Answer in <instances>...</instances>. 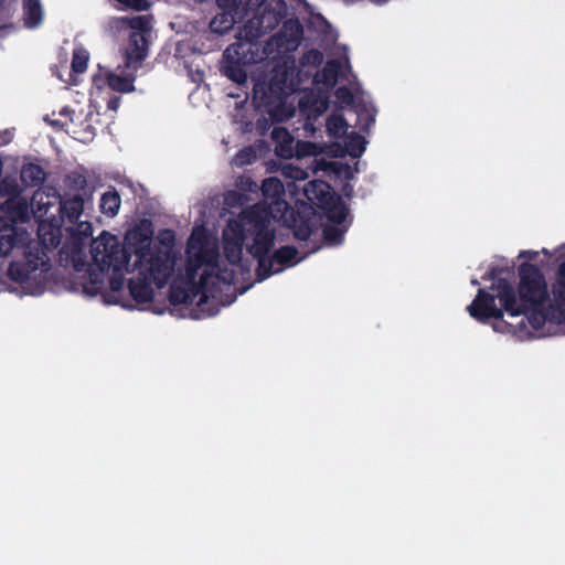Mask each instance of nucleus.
I'll return each mask as SVG.
<instances>
[{
	"instance_id": "1",
	"label": "nucleus",
	"mask_w": 565,
	"mask_h": 565,
	"mask_svg": "<svg viewBox=\"0 0 565 565\" xmlns=\"http://www.w3.org/2000/svg\"><path fill=\"white\" fill-rule=\"evenodd\" d=\"M519 284L516 289L508 279L499 280L490 286L491 294L479 288L472 302L467 307L471 318L480 323L495 320V331L515 332L516 326L503 320L504 312L511 318L523 316L518 323L525 327V320L533 330H541L546 321L552 322V306L547 282L543 271L534 264L522 263L518 268Z\"/></svg>"
},
{
	"instance_id": "2",
	"label": "nucleus",
	"mask_w": 565,
	"mask_h": 565,
	"mask_svg": "<svg viewBox=\"0 0 565 565\" xmlns=\"http://www.w3.org/2000/svg\"><path fill=\"white\" fill-rule=\"evenodd\" d=\"M303 36V26L297 18L287 19L278 33L265 43L245 41L232 43L223 52L220 72L231 82L243 85L248 79L247 68L262 63L275 54L281 55L296 51Z\"/></svg>"
},
{
	"instance_id": "3",
	"label": "nucleus",
	"mask_w": 565,
	"mask_h": 565,
	"mask_svg": "<svg viewBox=\"0 0 565 565\" xmlns=\"http://www.w3.org/2000/svg\"><path fill=\"white\" fill-rule=\"evenodd\" d=\"M250 215L253 222L260 225L256 233L257 238L254 239V243L247 245V252L257 259V279L259 281L265 280L273 274L282 271L285 267L296 265L298 263V249L295 246H281L269 256L276 236V231L271 224L275 217L271 205L267 204V211L263 217L257 210L252 212Z\"/></svg>"
},
{
	"instance_id": "4",
	"label": "nucleus",
	"mask_w": 565,
	"mask_h": 565,
	"mask_svg": "<svg viewBox=\"0 0 565 565\" xmlns=\"http://www.w3.org/2000/svg\"><path fill=\"white\" fill-rule=\"evenodd\" d=\"M36 243H30L25 246L23 258L13 260L8 267V277L20 285L25 284L32 273L41 269L47 271L50 269L49 252L56 248L62 239L61 227L53 222L42 221L38 226Z\"/></svg>"
},
{
	"instance_id": "5",
	"label": "nucleus",
	"mask_w": 565,
	"mask_h": 565,
	"mask_svg": "<svg viewBox=\"0 0 565 565\" xmlns=\"http://www.w3.org/2000/svg\"><path fill=\"white\" fill-rule=\"evenodd\" d=\"M134 269L138 274L128 280L129 295L137 303H147L154 297L152 284L158 289L167 285L174 269V260L168 254L159 253L150 258L149 264H134Z\"/></svg>"
},
{
	"instance_id": "6",
	"label": "nucleus",
	"mask_w": 565,
	"mask_h": 565,
	"mask_svg": "<svg viewBox=\"0 0 565 565\" xmlns=\"http://www.w3.org/2000/svg\"><path fill=\"white\" fill-rule=\"evenodd\" d=\"M259 212L263 217L267 211V203H256L245 209L237 220H228L223 230V252L232 265H238L243 258L245 242L252 238V243L257 238L256 233L260 228L258 223L253 222L252 212ZM248 244H246L247 246Z\"/></svg>"
},
{
	"instance_id": "7",
	"label": "nucleus",
	"mask_w": 565,
	"mask_h": 565,
	"mask_svg": "<svg viewBox=\"0 0 565 565\" xmlns=\"http://www.w3.org/2000/svg\"><path fill=\"white\" fill-rule=\"evenodd\" d=\"M285 0H257L252 4L249 14L243 28L239 30L235 43L245 41L263 43L260 38L271 32L287 15Z\"/></svg>"
},
{
	"instance_id": "8",
	"label": "nucleus",
	"mask_w": 565,
	"mask_h": 565,
	"mask_svg": "<svg viewBox=\"0 0 565 565\" xmlns=\"http://www.w3.org/2000/svg\"><path fill=\"white\" fill-rule=\"evenodd\" d=\"M90 254L95 264H104V267L111 269L109 277V288L114 292L122 289L125 277L124 270H128L130 254L121 246L118 238L103 232L100 236L93 241Z\"/></svg>"
},
{
	"instance_id": "9",
	"label": "nucleus",
	"mask_w": 565,
	"mask_h": 565,
	"mask_svg": "<svg viewBox=\"0 0 565 565\" xmlns=\"http://www.w3.org/2000/svg\"><path fill=\"white\" fill-rule=\"evenodd\" d=\"M151 224H146V222H141L137 224L131 230H129L125 236L126 244L121 246L125 247L128 253L131 255L132 253L136 256V260L134 264H149L150 258L154 257L157 254H168V257L171 260H174V255L171 247H151V237L152 230Z\"/></svg>"
},
{
	"instance_id": "10",
	"label": "nucleus",
	"mask_w": 565,
	"mask_h": 565,
	"mask_svg": "<svg viewBox=\"0 0 565 565\" xmlns=\"http://www.w3.org/2000/svg\"><path fill=\"white\" fill-rule=\"evenodd\" d=\"M169 301L173 306L178 305H191L196 297L198 308L205 312L207 316H214L217 313V309L206 308L209 302V296L204 291L203 286L196 285L192 280L173 281L169 288Z\"/></svg>"
},
{
	"instance_id": "11",
	"label": "nucleus",
	"mask_w": 565,
	"mask_h": 565,
	"mask_svg": "<svg viewBox=\"0 0 565 565\" xmlns=\"http://www.w3.org/2000/svg\"><path fill=\"white\" fill-rule=\"evenodd\" d=\"M186 253L193 258L196 267L214 266L217 264L220 252L216 243L210 241L204 230L194 231L186 246Z\"/></svg>"
},
{
	"instance_id": "12",
	"label": "nucleus",
	"mask_w": 565,
	"mask_h": 565,
	"mask_svg": "<svg viewBox=\"0 0 565 565\" xmlns=\"http://www.w3.org/2000/svg\"><path fill=\"white\" fill-rule=\"evenodd\" d=\"M278 206V211H284L281 217L288 223L292 230L294 235L299 241H307L311 234L317 230L316 218L310 215H302L289 206L286 201H274Z\"/></svg>"
},
{
	"instance_id": "13",
	"label": "nucleus",
	"mask_w": 565,
	"mask_h": 565,
	"mask_svg": "<svg viewBox=\"0 0 565 565\" xmlns=\"http://www.w3.org/2000/svg\"><path fill=\"white\" fill-rule=\"evenodd\" d=\"M554 306H552V322H565V260L556 271L555 282L552 288Z\"/></svg>"
},
{
	"instance_id": "14",
	"label": "nucleus",
	"mask_w": 565,
	"mask_h": 565,
	"mask_svg": "<svg viewBox=\"0 0 565 565\" xmlns=\"http://www.w3.org/2000/svg\"><path fill=\"white\" fill-rule=\"evenodd\" d=\"M306 198L320 210L326 209L332 200L339 196L329 183L322 180H312L303 189Z\"/></svg>"
},
{
	"instance_id": "15",
	"label": "nucleus",
	"mask_w": 565,
	"mask_h": 565,
	"mask_svg": "<svg viewBox=\"0 0 565 565\" xmlns=\"http://www.w3.org/2000/svg\"><path fill=\"white\" fill-rule=\"evenodd\" d=\"M26 232L20 231L18 226L3 222L0 216V256H7L13 248L23 245Z\"/></svg>"
},
{
	"instance_id": "16",
	"label": "nucleus",
	"mask_w": 565,
	"mask_h": 565,
	"mask_svg": "<svg viewBox=\"0 0 565 565\" xmlns=\"http://www.w3.org/2000/svg\"><path fill=\"white\" fill-rule=\"evenodd\" d=\"M275 143V153L281 159H291L294 157L295 139L285 127H274L270 134Z\"/></svg>"
},
{
	"instance_id": "17",
	"label": "nucleus",
	"mask_w": 565,
	"mask_h": 565,
	"mask_svg": "<svg viewBox=\"0 0 565 565\" xmlns=\"http://www.w3.org/2000/svg\"><path fill=\"white\" fill-rule=\"evenodd\" d=\"M3 212L7 214V217H2L3 222L15 226L18 222H25L29 218V205L25 200H7L3 204Z\"/></svg>"
},
{
	"instance_id": "18",
	"label": "nucleus",
	"mask_w": 565,
	"mask_h": 565,
	"mask_svg": "<svg viewBox=\"0 0 565 565\" xmlns=\"http://www.w3.org/2000/svg\"><path fill=\"white\" fill-rule=\"evenodd\" d=\"M99 82H105L109 88L119 93H130L135 90L134 78L127 76H120L113 72H108L105 76V79L100 75H95L93 77V83L100 87Z\"/></svg>"
},
{
	"instance_id": "19",
	"label": "nucleus",
	"mask_w": 565,
	"mask_h": 565,
	"mask_svg": "<svg viewBox=\"0 0 565 565\" xmlns=\"http://www.w3.org/2000/svg\"><path fill=\"white\" fill-rule=\"evenodd\" d=\"M223 12L217 13L215 17L212 18V20L209 23V29L211 33H214L216 35H224L228 33L235 22L236 18L242 19L238 14L235 13L233 10L222 9Z\"/></svg>"
},
{
	"instance_id": "20",
	"label": "nucleus",
	"mask_w": 565,
	"mask_h": 565,
	"mask_svg": "<svg viewBox=\"0 0 565 565\" xmlns=\"http://www.w3.org/2000/svg\"><path fill=\"white\" fill-rule=\"evenodd\" d=\"M60 213L62 217H66L71 223L78 221L84 210V200L79 193L72 198L62 200L60 196Z\"/></svg>"
},
{
	"instance_id": "21",
	"label": "nucleus",
	"mask_w": 565,
	"mask_h": 565,
	"mask_svg": "<svg viewBox=\"0 0 565 565\" xmlns=\"http://www.w3.org/2000/svg\"><path fill=\"white\" fill-rule=\"evenodd\" d=\"M20 178L25 186H40L46 180V172L38 163H25L21 168Z\"/></svg>"
},
{
	"instance_id": "22",
	"label": "nucleus",
	"mask_w": 565,
	"mask_h": 565,
	"mask_svg": "<svg viewBox=\"0 0 565 565\" xmlns=\"http://www.w3.org/2000/svg\"><path fill=\"white\" fill-rule=\"evenodd\" d=\"M43 20V10L40 0H23V21L29 29H34Z\"/></svg>"
},
{
	"instance_id": "23",
	"label": "nucleus",
	"mask_w": 565,
	"mask_h": 565,
	"mask_svg": "<svg viewBox=\"0 0 565 565\" xmlns=\"http://www.w3.org/2000/svg\"><path fill=\"white\" fill-rule=\"evenodd\" d=\"M97 268L88 270V282L84 285L85 294L89 296H97L104 288L105 271L109 268L104 267V264H96Z\"/></svg>"
},
{
	"instance_id": "24",
	"label": "nucleus",
	"mask_w": 565,
	"mask_h": 565,
	"mask_svg": "<svg viewBox=\"0 0 565 565\" xmlns=\"http://www.w3.org/2000/svg\"><path fill=\"white\" fill-rule=\"evenodd\" d=\"M286 97L285 81L271 79L264 93V104L268 107L274 104L282 105Z\"/></svg>"
},
{
	"instance_id": "25",
	"label": "nucleus",
	"mask_w": 565,
	"mask_h": 565,
	"mask_svg": "<svg viewBox=\"0 0 565 565\" xmlns=\"http://www.w3.org/2000/svg\"><path fill=\"white\" fill-rule=\"evenodd\" d=\"M120 204V195L115 189H113L102 195L99 209L103 214L107 215L108 217H114L118 214Z\"/></svg>"
},
{
	"instance_id": "26",
	"label": "nucleus",
	"mask_w": 565,
	"mask_h": 565,
	"mask_svg": "<svg viewBox=\"0 0 565 565\" xmlns=\"http://www.w3.org/2000/svg\"><path fill=\"white\" fill-rule=\"evenodd\" d=\"M328 220L337 225L342 224L348 215V207L340 196H337L322 209Z\"/></svg>"
},
{
	"instance_id": "27",
	"label": "nucleus",
	"mask_w": 565,
	"mask_h": 565,
	"mask_svg": "<svg viewBox=\"0 0 565 565\" xmlns=\"http://www.w3.org/2000/svg\"><path fill=\"white\" fill-rule=\"evenodd\" d=\"M326 127L331 138L340 139L347 135L349 125L343 115L332 114L327 118Z\"/></svg>"
},
{
	"instance_id": "28",
	"label": "nucleus",
	"mask_w": 565,
	"mask_h": 565,
	"mask_svg": "<svg viewBox=\"0 0 565 565\" xmlns=\"http://www.w3.org/2000/svg\"><path fill=\"white\" fill-rule=\"evenodd\" d=\"M21 194V188L14 177L6 175L0 181V195L7 196V200L19 199Z\"/></svg>"
},
{
	"instance_id": "29",
	"label": "nucleus",
	"mask_w": 565,
	"mask_h": 565,
	"mask_svg": "<svg viewBox=\"0 0 565 565\" xmlns=\"http://www.w3.org/2000/svg\"><path fill=\"white\" fill-rule=\"evenodd\" d=\"M345 230L340 228L337 225H324L322 228V237L324 242L330 246H338L342 244L344 239Z\"/></svg>"
},
{
	"instance_id": "30",
	"label": "nucleus",
	"mask_w": 565,
	"mask_h": 565,
	"mask_svg": "<svg viewBox=\"0 0 565 565\" xmlns=\"http://www.w3.org/2000/svg\"><path fill=\"white\" fill-rule=\"evenodd\" d=\"M345 148L348 153L353 157H360L365 150V139L363 136L352 132L345 140Z\"/></svg>"
},
{
	"instance_id": "31",
	"label": "nucleus",
	"mask_w": 565,
	"mask_h": 565,
	"mask_svg": "<svg viewBox=\"0 0 565 565\" xmlns=\"http://www.w3.org/2000/svg\"><path fill=\"white\" fill-rule=\"evenodd\" d=\"M130 40L134 43V49L131 52L127 53V60L129 63L130 62L141 63L147 56V49L145 45H139L138 41L140 40L145 43L146 40L140 34H132Z\"/></svg>"
},
{
	"instance_id": "32",
	"label": "nucleus",
	"mask_w": 565,
	"mask_h": 565,
	"mask_svg": "<svg viewBox=\"0 0 565 565\" xmlns=\"http://www.w3.org/2000/svg\"><path fill=\"white\" fill-rule=\"evenodd\" d=\"M89 53L87 50L79 47L75 49L72 56V71L74 73H84L87 68Z\"/></svg>"
},
{
	"instance_id": "33",
	"label": "nucleus",
	"mask_w": 565,
	"mask_h": 565,
	"mask_svg": "<svg viewBox=\"0 0 565 565\" xmlns=\"http://www.w3.org/2000/svg\"><path fill=\"white\" fill-rule=\"evenodd\" d=\"M262 190L265 196L279 198L284 193V185L278 178L270 177L263 181Z\"/></svg>"
},
{
	"instance_id": "34",
	"label": "nucleus",
	"mask_w": 565,
	"mask_h": 565,
	"mask_svg": "<svg viewBox=\"0 0 565 565\" xmlns=\"http://www.w3.org/2000/svg\"><path fill=\"white\" fill-rule=\"evenodd\" d=\"M341 71V64L338 60H330L322 68L323 81L327 84L334 85Z\"/></svg>"
},
{
	"instance_id": "35",
	"label": "nucleus",
	"mask_w": 565,
	"mask_h": 565,
	"mask_svg": "<svg viewBox=\"0 0 565 565\" xmlns=\"http://www.w3.org/2000/svg\"><path fill=\"white\" fill-rule=\"evenodd\" d=\"M66 182L70 189L75 190L77 192L85 191L87 186V179L81 172H72L66 177Z\"/></svg>"
},
{
	"instance_id": "36",
	"label": "nucleus",
	"mask_w": 565,
	"mask_h": 565,
	"mask_svg": "<svg viewBox=\"0 0 565 565\" xmlns=\"http://www.w3.org/2000/svg\"><path fill=\"white\" fill-rule=\"evenodd\" d=\"M128 26L139 32H149L151 30V20L146 15L132 17L128 20Z\"/></svg>"
},
{
	"instance_id": "37",
	"label": "nucleus",
	"mask_w": 565,
	"mask_h": 565,
	"mask_svg": "<svg viewBox=\"0 0 565 565\" xmlns=\"http://www.w3.org/2000/svg\"><path fill=\"white\" fill-rule=\"evenodd\" d=\"M316 153V145L310 141H297L294 147V156L297 158H303Z\"/></svg>"
},
{
	"instance_id": "38",
	"label": "nucleus",
	"mask_w": 565,
	"mask_h": 565,
	"mask_svg": "<svg viewBox=\"0 0 565 565\" xmlns=\"http://www.w3.org/2000/svg\"><path fill=\"white\" fill-rule=\"evenodd\" d=\"M122 9H131L135 11H147L150 8L148 0H116Z\"/></svg>"
},
{
	"instance_id": "39",
	"label": "nucleus",
	"mask_w": 565,
	"mask_h": 565,
	"mask_svg": "<svg viewBox=\"0 0 565 565\" xmlns=\"http://www.w3.org/2000/svg\"><path fill=\"white\" fill-rule=\"evenodd\" d=\"M505 271H508V268H504V267H500L498 265H494V266H491L489 268V270L481 277L482 280H491L493 281V285H498L499 284V280L501 279H504L502 276V274H504Z\"/></svg>"
},
{
	"instance_id": "40",
	"label": "nucleus",
	"mask_w": 565,
	"mask_h": 565,
	"mask_svg": "<svg viewBox=\"0 0 565 565\" xmlns=\"http://www.w3.org/2000/svg\"><path fill=\"white\" fill-rule=\"evenodd\" d=\"M335 96L339 100L347 105H352L354 103V96L350 88L345 86H341L335 90Z\"/></svg>"
},
{
	"instance_id": "41",
	"label": "nucleus",
	"mask_w": 565,
	"mask_h": 565,
	"mask_svg": "<svg viewBox=\"0 0 565 565\" xmlns=\"http://www.w3.org/2000/svg\"><path fill=\"white\" fill-rule=\"evenodd\" d=\"M253 158H255V154H254V151L250 148L242 149L236 154V160L241 164L250 163Z\"/></svg>"
},
{
	"instance_id": "42",
	"label": "nucleus",
	"mask_w": 565,
	"mask_h": 565,
	"mask_svg": "<svg viewBox=\"0 0 565 565\" xmlns=\"http://www.w3.org/2000/svg\"><path fill=\"white\" fill-rule=\"evenodd\" d=\"M119 105H120V97H118V96H113L107 102V108L110 110H114V111H116L118 109Z\"/></svg>"
},
{
	"instance_id": "43",
	"label": "nucleus",
	"mask_w": 565,
	"mask_h": 565,
	"mask_svg": "<svg viewBox=\"0 0 565 565\" xmlns=\"http://www.w3.org/2000/svg\"><path fill=\"white\" fill-rule=\"evenodd\" d=\"M308 57H312L313 63H320L322 61V53L318 50H311L308 54Z\"/></svg>"
},
{
	"instance_id": "44",
	"label": "nucleus",
	"mask_w": 565,
	"mask_h": 565,
	"mask_svg": "<svg viewBox=\"0 0 565 565\" xmlns=\"http://www.w3.org/2000/svg\"><path fill=\"white\" fill-rule=\"evenodd\" d=\"M519 257H527L530 260H534L537 257V252L522 250Z\"/></svg>"
},
{
	"instance_id": "45",
	"label": "nucleus",
	"mask_w": 565,
	"mask_h": 565,
	"mask_svg": "<svg viewBox=\"0 0 565 565\" xmlns=\"http://www.w3.org/2000/svg\"><path fill=\"white\" fill-rule=\"evenodd\" d=\"M326 107H327V103L321 100L320 102V106L317 107L316 110H317L318 114H321V113H323L326 110Z\"/></svg>"
},
{
	"instance_id": "46",
	"label": "nucleus",
	"mask_w": 565,
	"mask_h": 565,
	"mask_svg": "<svg viewBox=\"0 0 565 565\" xmlns=\"http://www.w3.org/2000/svg\"><path fill=\"white\" fill-rule=\"evenodd\" d=\"M471 285L479 286V280L477 278L471 279Z\"/></svg>"
},
{
	"instance_id": "47",
	"label": "nucleus",
	"mask_w": 565,
	"mask_h": 565,
	"mask_svg": "<svg viewBox=\"0 0 565 565\" xmlns=\"http://www.w3.org/2000/svg\"><path fill=\"white\" fill-rule=\"evenodd\" d=\"M167 233L170 235L171 238H173V233L172 231H167Z\"/></svg>"
},
{
	"instance_id": "48",
	"label": "nucleus",
	"mask_w": 565,
	"mask_h": 565,
	"mask_svg": "<svg viewBox=\"0 0 565 565\" xmlns=\"http://www.w3.org/2000/svg\"><path fill=\"white\" fill-rule=\"evenodd\" d=\"M373 2L375 3H383L384 1H380V0H372Z\"/></svg>"
}]
</instances>
